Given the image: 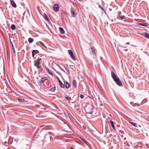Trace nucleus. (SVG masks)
I'll use <instances>...</instances> for the list:
<instances>
[{
	"label": "nucleus",
	"mask_w": 149,
	"mask_h": 149,
	"mask_svg": "<svg viewBox=\"0 0 149 149\" xmlns=\"http://www.w3.org/2000/svg\"><path fill=\"white\" fill-rule=\"evenodd\" d=\"M111 76L114 81L119 86H122V84L119 79L117 77L113 71L111 72Z\"/></svg>",
	"instance_id": "f257e3e1"
},
{
	"label": "nucleus",
	"mask_w": 149,
	"mask_h": 149,
	"mask_svg": "<svg viewBox=\"0 0 149 149\" xmlns=\"http://www.w3.org/2000/svg\"><path fill=\"white\" fill-rule=\"evenodd\" d=\"M53 9L54 11L58 12L59 10V5L57 4H55L54 6Z\"/></svg>",
	"instance_id": "f03ea898"
},
{
	"label": "nucleus",
	"mask_w": 149,
	"mask_h": 149,
	"mask_svg": "<svg viewBox=\"0 0 149 149\" xmlns=\"http://www.w3.org/2000/svg\"><path fill=\"white\" fill-rule=\"evenodd\" d=\"M10 3L12 5V6L14 8H16L17 6L14 2V1L13 0H10Z\"/></svg>",
	"instance_id": "7ed1b4c3"
},
{
	"label": "nucleus",
	"mask_w": 149,
	"mask_h": 149,
	"mask_svg": "<svg viewBox=\"0 0 149 149\" xmlns=\"http://www.w3.org/2000/svg\"><path fill=\"white\" fill-rule=\"evenodd\" d=\"M39 53V52L37 50H33L32 52V55L33 58L34 57V56L36 54Z\"/></svg>",
	"instance_id": "20e7f679"
},
{
	"label": "nucleus",
	"mask_w": 149,
	"mask_h": 149,
	"mask_svg": "<svg viewBox=\"0 0 149 149\" xmlns=\"http://www.w3.org/2000/svg\"><path fill=\"white\" fill-rule=\"evenodd\" d=\"M74 10V9L72 7L71 9V15L73 17H75L76 15Z\"/></svg>",
	"instance_id": "39448f33"
},
{
	"label": "nucleus",
	"mask_w": 149,
	"mask_h": 149,
	"mask_svg": "<svg viewBox=\"0 0 149 149\" xmlns=\"http://www.w3.org/2000/svg\"><path fill=\"white\" fill-rule=\"evenodd\" d=\"M64 87L65 86L66 88H68L70 86V84L66 82H64Z\"/></svg>",
	"instance_id": "423d86ee"
},
{
	"label": "nucleus",
	"mask_w": 149,
	"mask_h": 149,
	"mask_svg": "<svg viewBox=\"0 0 149 149\" xmlns=\"http://www.w3.org/2000/svg\"><path fill=\"white\" fill-rule=\"evenodd\" d=\"M37 60L34 61V65L37 67L38 69H39L40 68V66L39 65H38V62H37Z\"/></svg>",
	"instance_id": "0eeeda50"
},
{
	"label": "nucleus",
	"mask_w": 149,
	"mask_h": 149,
	"mask_svg": "<svg viewBox=\"0 0 149 149\" xmlns=\"http://www.w3.org/2000/svg\"><path fill=\"white\" fill-rule=\"evenodd\" d=\"M57 79L58 80L60 86L61 88L64 87V85L62 83L61 81L59 79V78L58 77H57Z\"/></svg>",
	"instance_id": "6e6552de"
},
{
	"label": "nucleus",
	"mask_w": 149,
	"mask_h": 149,
	"mask_svg": "<svg viewBox=\"0 0 149 149\" xmlns=\"http://www.w3.org/2000/svg\"><path fill=\"white\" fill-rule=\"evenodd\" d=\"M144 36L146 38L149 39V34L147 32H145L144 34Z\"/></svg>",
	"instance_id": "1a4fd4ad"
},
{
	"label": "nucleus",
	"mask_w": 149,
	"mask_h": 149,
	"mask_svg": "<svg viewBox=\"0 0 149 149\" xmlns=\"http://www.w3.org/2000/svg\"><path fill=\"white\" fill-rule=\"evenodd\" d=\"M139 25L140 26H148V24L146 23H139Z\"/></svg>",
	"instance_id": "9d476101"
},
{
	"label": "nucleus",
	"mask_w": 149,
	"mask_h": 149,
	"mask_svg": "<svg viewBox=\"0 0 149 149\" xmlns=\"http://www.w3.org/2000/svg\"><path fill=\"white\" fill-rule=\"evenodd\" d=\"M110 123L112 126V127L113 128V129L114 130H115V128L114 125V123H113V121L111 120H110Z\"/></svg>",
	"instance_id": "9b49d317"
},
{
	"label": "nucleus",
	"mask_w": 149,
	"mask_h": 149,
	"mask_svg": "<svg viewBox=\"0 0 149 149\" xmlns=\"http://www.w3.org/2000/svg\"><path fill=\"white\" fill-rule=\"evenodd\" d=\"M18 100L19 102H23L26 101L24 99H22L21 98H18Z\"/></svg>",
	"instance_id": "f8f14e48"
},
{
	"label": "nucleus",
	"mask_w": 149,
	"mask_h": 149,
	"mask_svg": "<svg viewBox=\"0 0 149 149\" xmlns=\"http://www.w3.org/2000/svg\"><path fill=\"white\" fill-rule=\"evenodd\" d=\"M34 40L33 38H29L28 39V41L30 43H31Z\"/></svg>",
	"instance_id": "ddd939ff"
},
{
	"label": "nucleus",
	"mask_w": 149,
	"mask_h": 149,
	"mask_svg": "<svg viewBox=\"0 0 149 149\" xmlns=\"http://www.w3.org/2000/svg\"><path fill=\"white\" fill-rule=\"evenodd\" d=\"M47 79L46 77H43L42 78L41 80L40 81V83H42L44 81H45V80H47Z\"/></svg>",
	"instance_id": "4468645a"
},
{
	"label": "nucleus",
	"mask_w": 149,
	"mask_h": 149,
	"mask_svg": "<svg viewBox=\"0 0 149 149\" xmlns=\"http://www.w3.org/2000/svg\"><path fill=\"white\" fill-rule=\"evenodd\" d=\"M59 30L61 34H63L65 33V31L62 28L60 27L59 28Z\"/></svg>",
	"instance_id": "2eb2a0df"
},
{
	"label": "nucleus",
	"mask_w": 149,
	"mask_h": 149,
	"mask_svg": "<svg viewBox=\"0 0 149 149\" xmlns=\"http://www.w3.org/2000/svg\"><path fill=\"white\" fill-rule=\"evenodd\" d=\"M91 51L92 53V54L94 55L95 54V49H94L92 47L91 48Z\"/></svg>",
	"instance_id": "dca6fc26"
},
{
	"label": "nucleus",
	"mask_w": 149,
	"mask_h": 149,
	"mask_svg": "<svg viewBox=\"0 0 149 149\" xmlns=\"http://www.w3.org/2000/svg\"><path fill=\"white\" fill-rule=\"evenodd\" d=\"M15 26L14 24H12L11 26V28L12 30H15Z\"/></svg>",
	"instance_id": "f3484780"
},
{
	"label": "nucleus",
	"mask_w": 149,
	"mask_h": 149,
	"mask_svg": "<svg viewBox=\"0 0 149 149\" xmlns=\"http://www.w3.org/2000/svg\"><path fill=\"white\" fill-rule=\"evenodd\" d=\"M44 18L46 19L47 21H49V19L48 18L47 15L45 14Z\"/></svg>",
	"instance_id": "a211bd4d"
},
{
	"label": "nucleus",
	"mask_w": 149,
	"mask_h": 149,
	"mask_svg": "<svg viewBox=\"0 0 149 149\" xmlns=\"http://www.w3.org/2000/svg\"><path fill=\"white\" fill-rule=\"evenodd\" d=\"M72 83H73V85L74 87L75 88H76L77 87V85L76 84V81L75 80H74L73 81Z\"/></svg>",
	"instance_id": "6ab92c4d"
},
{
	"label": "nucleus",
	"mask_w": 149,
	"mask_h": 149,
	"mask_svg": "<svg viewBox=\"0 0 149 149\" xmlns=\"http://www.w3.org/2000/svg\"><path fill=\"white\" fill-rule=\"evenodd\" d=\"M42 59L40 58H38V60H37V62H38V65H40V61Z\"/></svg>",
	"instance_id": "aec40b11"
},
{
	"label": "nucleus",
	"mask_w": 149,
	"mask_h": 149,
	"mask_svg": "<svg viewBox=\"0 0 149 149\" xmlns=\"http://www.w3.org/2000/svg\"><path fill=\"white\" fill-rule=\"evenodd\" d=\"M56 90V87H53L50 90V91L52 92H54Z\"/></svg>",
	"instance_id": "412c9836"
},
{
	"label": "nucleus",
	"mask_w": 149,
	"mask_h": 149,
	"mask_svg": "<svg viewBox=\"0 0 149 149\" xmlns=\"http://www.w3.org/2000/svg\"><path fill=\"white\" fill-rule=\"evenodd\" d=\"M71 56L72 59H73L74 60H76V58L74 57V56L73 54H71V55H70Z\"/></svg>",
	"instance_id": "4be33fe9"
},
{
	"label": "nucleus",
	"mask_w": 149,
	"mask_h": 149,
	"mask_svg": "<svg viewBox=\"0 0 149 149\" xmlns=\"http://www.w3.org/2000/svg\"><path fill=\"white\" fill-rule=\"evenodd\" d=\"M46 70L49 74H50L52 75H53V74L51 72L49 69H48L47 68H46Z\"/></svg>",
	"instance_id": "5701e85b"
},
{
	"label": "nucleus",
	"mask_w": 149,
	"mask_h": 149,
	"mask_svg": "<svg viewBox=\"0 0 149 149\" xmlns=\"http://www.w3.org/2000/svg\"><path fill=\"white\" fill-rule=\"evenodd\" d=\"M130 123L134 127H137L136 125V124L135 123H133V122H130Z\"/></svg>",
	"instance_id": "b1692460"
},
{
	"label": "nucleus",
	"mask_w": 149,
	"mask_h": 149,
	"mask_svg": "<svg viewBox=\"0 0 149 149\" xmlns=\"http://www.w3.org/2000/svg\"><path fill=\"white\" fill-rule=\"evenodd\" d=\"M81 139L82 141H83L85 143H86V144H87V141L85 139H84V138H81Z\"/></svg>",
	"instance_id": "393cba45"
},
{
	"label": "nucleus",
	"mask_w": 149,
	"mask_h": 149,
	"mask_svg": "<svg viewBox=\"0 0 149 149\" xmlns=\"http://www.w3.org/2000/svg\"><path fill=\"white\" fill-rule=\"evenodd\" d=\"M68 52L70 55H71L73 54L71 50H68Z\"/></svg>",
	"instance_id": "a878e982"
},
{
	"label": "nucleus",
	"mask_w": 149,
	"mask_h": 149,
	"mask_svg": "<svg viewBox=\"0 0 149 149\" xmlns=\"http://www.w3.org/2000/svg\"><path fill=\"white\" fill-rule=\"evenodd\" d=\"M65 98L68 100H71V98L69 97H65Z\"/></svg>",
	"instance_id": "bb28decb"
},
{
	"label": "nucleus",
	"mask_w": 149,
	"mask_h": 149,
	"mask_svg": "<svg viewBox=\"0 0 149 149\" xmlns=\"http://www.w3.org/2000/svg\"><path fill=\"white\" fill-rule=\"evenodd\" d=\"M80 97L81 99H83L84 97V96L83 95L81 94Z\"/></svg>",
	"instance_id": "cd10ccee"
},
{
	"label": "nucleus",
	"mask_w": 149,
	"mask_h": 149,
	"mask_svg": "<svg viewBox=\"0 0 149 149\" xmlns=\"http://www.w3.org/2000/svg\"><path fill=\"white\" fill-rule=\"evenodd\" d=\"M12 44V47H13V51H14V52L15 53V49L14 48V46L13 45V44H12V43H11Z\"/></svg>",
	"instance_id": "c85d7f7f"
},
{
	"label": "nucleus",
	"mask_w": 149,
	"mask_h": 149,
	"mask_svg": "<svg viewBox=\"0 0 149 149\" xmlns=\"http://www.w3.org/2000/svg\"><path fill=\"white\" fill-rule=\"evenodd\" d=\"M60 68L62 71H64V70L63 68H62L60 66H58Z\"/></svg>",
	"instance_id": "c756f323"
},
{
	"label": "nucleus",
	"mask_w": 149,
	"mask_h": 149,
	"mask_svg": "<svg viewBox=\"0 0 149 149\" xmlns=\"http://www.w3.org/2000/svg\"><path fill=\"white\" fill-rule=\"evenodd\" d=\"M118 18L120 19H123V18L122 17L119 16L118 17Z\"/></svg>",
	"instance_id": "7c9ffc66"
},
{
	"label": "nucleus",
	"mask_w": 149,
	"mask_h": 149,
	"mask_svg": "<svg viewBox=\"0 0 149 149\" xmlns=\"http://www.w3.org/2000/svg\"><path fill=\"white\" fill-rule=\"evenodd\" d=\"M41 44H42L44 46H45L44 44L43 43H42V42H41Z\"/></svg>",
	"instance_id": "2f4dec72"
},
{
	"label": "nucleus",
	"mask_w": 149,
	"mask_h": 149,
	"mask_svg": "<svg viewBox=\"0 0 149 149\" xmlns=\"http://www.w3.org/2000/svg\"><path fill=\"white\" fill-rule=\"evenodd\" d=\"M65 68L66 69V70H67V71H68V70H68V69H67V67H66V68Z\"/></svg>",
	"instance_id": "473e14b6"
},
{
	"label": "nucleus",
	"mask_w": 149,
	"mask_h": 149,
	"mask_svg": "<svg viewBox=\"0 0 149 149\" xmlns=\"http://www.w3.org/2000/svg\"><path fill=\"white\" fill-rule=\"evenodd\" d=\"M105 131H106L107 127H106V126H105Z\"/></svg>",
	"instance_id": "72a5a7b5"
},
{
	"label": "nucleus",
	"mask_w": 149,
	"mask_h": 149,
	"mask_svg": "<svg viewBox=\"0 0 149 149\" xmlns=\"http://www.w3.org/2000/svg\"><path fill=\"white\" fill-rule=\"evenodd\" d=\"M130 44V43L129 42H127L126 43V44L127 45H129Z\"/></svg>",
	"instance_id": "f704fd0d"
},
{
	"label": "nucleus",
	"mask_w": 149,
	"mask_h": 149,
	"mask_svg": "<svg viewBox=\"0 0 149 149\" xmlns=\"http://www.w3.org/2000/svg\"><path fill=\"white\" fill-rule=\"evenodd\" d=\"M124 50V51H127L128 49H125V50Z\"/></svg>",
	"instance_id": "c9c22d12"
},
{
	"label": "nucleus",
	"mask_w": 149,
	"mask_h": 149,
	"mask_svg": "<svg viewBox=\"0 0 149 149\" xmlns=\"http://www.w3.org/2000/svg\"><path fill=\"white\" fill-rule=\"evenodd\" d=\"M92 113H93V112H91L90 113L91 114H92Z\"/></svg>",
	"instance_id": "e433bc0d"
}]
</instances>
